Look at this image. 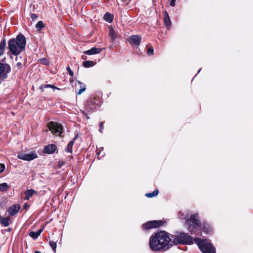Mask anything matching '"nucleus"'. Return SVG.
Instances as JSON below:
<instances>
[{
    "label": "nucleus",
    "mask_w": 253,
    "mask_h": 253,
    "mask_svg": "<svg viewBox=\"0 0 253 253\" xmlns=\"http://www.w3.org/2000/svg\"><path fill=\"white\" fill-rule=\"evenodd\" d=\"M149 246L154 251L168 250L172 246L169 235L165 231L158 232L149 239Z\"/></svg>",
    "instance_id": "nucleus-1"
},
{
    "label": "nucleus",
    "mask_w": 253,
    "mask_h": 253,
    "mask_svg": "<svg viewBox=\"0 0 253 253\" xmlns=\"http://www.w3.org/2000/svg\"><path fill=\"white\" fill-rule=\"evenodd\" d=\"M26 44L25 37L19 34L15 39L10 40L8 42L9 51L14 55H18L24 50Z\"/></svg>",
    "instance_id": "nucleus-2"
},
{
    "label": "nucleus",
    "mask_w": 253,
    "mask_h": 253,
    "mask_svg": "<svg viewBox=\"0 0 253 253\" xmlns=\"http://www.w3.org/2000/svg\"><path fill=\"white\" fill-rule=\"evenodd\" d=\"M178 216L180 219H185V223L188 226V230L191 234H196L200 228V221L198 219V214L192 215L190 218H187L184 214L180 211Z\"/></svg>",
    "instance_id": "nucleus-3"
},
{
    "label": "nucleus",
    "mask_w": 253,
    "mask_h": 253,
    "mask_svg": "<svg viewBox=\"0 0 253 253\" xmlns=\"http://www.w3.org/2000/svg\"><path fill=\"white\" fill-rule=\"evenodd\" d=\"M194 240L203 253H215V248L207 240L196 238Z\"/></svg>",
    "instance_id": "nucleus-4"
},
{
    "label": "nucleus",
    "mask_w": 253,
    "mask_h": 253,
    "mask_svg": "<svg viewBox=\"0 0 253 253\" xmlns=\"http://www.w3.org/2000/svg\"><path fill=\"white\" fill-rule=\"evenodd\" d=\"M49 130L52 134L60 136L63 131V127L61 125L53 122H50L47 125Z\"/></svg>",
    "instance_id": "nucleus-5"
},
{
    "label": "nucleus",
    "mask_w": 253,
    "mask_h": 253,
    "mask_svg": "<svg viewBox=\"0 0 253 253\" xmlns=\"http://www.w3.org/2000/svg\"><path fill=\"white\" fill-rule=\"evenodd\" d=\"M164 223V222L162 220H153L143 224L142 227L144 229L149 230L151 228L159 227Z\"/></svg>",
    "instance_id": "nucleus-6"
},
{
    "label": "nucleus",
    "mask_w": 253,
    "mask_h": 253,
    "mask_svg": "<svg viewBox=\"0 0 253 253\" xmlns=\"http://www.w3.org/2000/svg\"><path fill=\"white\" fill-rule=\"evenodd\" d=\"M17 157L19 159L30 161L38 157L37 154L35 152H32L29 154H26L24 152H20L18 153Z\"/></svg>",
    "instance_id": "nucleus-7"
},
{
    "label": "nucleus",
    "mask_w": 253,
    "mask_h": 253,
    "mask_svg": "<svg viewBox=\"0 0 253 253\" xmlns=\"http://www.w3.org/2000/svg\"><path fill=\"white\" fill-rule=\"evenodd\" d=\"M10 70L11 68L8 64L0 63V79H5Z\"/></svg>",
    "instance_id": "nucleus-8"
},
{
    "label": "nucleus",
    "mask_w": 253,
    "mask_h": 253,
    "mask_svg": "<svg viewBox=\"0 0 253 253\" xmlns=\"http://www.w3.org/2000/svg\"><path fill=\"white\" fill-rule=\"evenodd\" d=\"M178 240L180 243L191 245L193 243L192 237L186 233H181L178 236Z\"/></svg>",
    "instance_id": "nucleus-9"
},
{
    "label": "nucleus",
    "mask_w": 253,
    "mask_h": 253,
    "mask_svg": "<svg viewBox=\"0 0 253 253\" xmlns=\"http://www.w3.org/2000/svg\"><path fill=\"white\" fill-rule=\"evenodd\" d=\"M95 98H90L86 101L85 104L86 109L88 111H92L95 109L97 104Z\"/></svg>",
    "instance_id": "nucleus-10"
},
{
    "label": "nucleus",
    "mask_w": 253,
    "mask_h": 253,
    "mask_svg": "<svg viewBox=\"0 0 253 253\" xmlns=\"http://www.w3.org/2000/svg\"><path fill=\"white\" fill-rule=\"evenodd\" d=\"M141 37L139 35H133L129 38L128 42L131 44L138 45L140 44Z\"/></svg>",
    "instance_id": "nucleus-11"
},
{
    "label": "nucleus",
    "mask_w": 253,
    "mask_h": 253,
    "mask_svg": "<svg viewBox=\"0 0 253 253\" xmlns=\"http://www.w3.org/2000/svg\"><path fill=\"white\" fill-rule=\"evenodd\" d=\"M56 149V146L55 144H49L44 148L43 152L46 154H52L55 152Z\"/></svg>",
    "instance_id": "nucleus-12"
},
{
    "label": "nucleus",
    "mask_w": 253,
    "mask_h": 253,
    "mask_svg": "<svg viewBox=\"0 0 253 253\" xmlns=\"http://www.w3.org/2000/svg\"><path fill=\"white\" fill-rule=\"evenodd\" d=\"M20 209V206L18 205H13L10 207L8 209L9 214L13 216L18 213Z\"/></svg>",
    "instance_id": "nucleus-13"
},
{
    "label": "nucleus",
    "mask_w": 253,
    "mask_h": 253,
    "mask_svg": "<svg viewBox=\"0 0 253 253\" xmlns=\"http://www.w3.org/2000/svg\"><path fill=\"white\" fill-rule=\"evenodd\" d=\"M101 51V49L94 47L89 50L84 51V53L87 55H93L95 54H98Z\"/></svg>",
    "instance_id": "nucleus-14"
},
{
    "label": "nucleus",
    "mask_w": 253,
    "mask_h": 253,
    "mask_svg": "<svg viewBox=\"0 0 253 253\" xmlns=\"http://www.w3.org/2000/svg\"><path fill=\"white\" fill-rule=\"evenodd\" d=\"M36 192L33 189L27 190L25 192V199L28 200Z\"/></svg>",
    "instance_id": "nucleus-15"
},
{
    "label": "nucleus",
    "mask_w": 253,
    "mask_h": 253,
    "mask_svg": "<svg viewBox=\"0 0 253 253\" xmlns=\"http://www.w3.org/2000/svg\"><path fill=\"white\" fill-rule=\"evenodd\" d=\"M42 231V229H39L38 230V231H37L36 232H34V231H31L29 233V236L31 238H32L33 239H36L41 235Z\"/></svg>",
    "instance_id": "nucleus-16"
},
{
    "label": "nucleus",
    "mask_w": 253,
    "mask_h": 253,
    "mask_svg": "<svg viewBox=\"0 0 253 253\" xmlns=\"http://www.w3.org/2000/svg\"><path fill=\"white\" fill-rule=\"evenodd\" d=\"M164 23L167 27H169L170 26V20L167 11H165L164 13Z\"/></svg>",
    "instance_id": "nucleus-17"
},
{
    "label": "nucleus",
    "mask_w": 253,
    "mask_h": 253,
    "mask_svg": "<svg viewBox=\"0 0 253 253\" xmlns=\"http://www.w3.org/2000/svg\"><path fill=\"white\" fill-rule=\"evenodd\" d=\"M78 83L79 85H80V88L77 92V94L78 95H80L84 91H85V90L86 89V86L84 84L82 83L80 81H78Z\"/></svg>",
    "instance_id": "nucleus-18"
},
{
    "label": "nucleus",
    "mask_w": 253,
    "mask_h": 253,
    "mask_svg": "<svg viewBox=\"0 0 253 253\" xmlns=\"http://www.w3.org/2000/svg\"><path fill=\"white\" fill-rule=\"evenodd\" d=\"M5 45L6 42L5 40L4 39L0 42V56H1L3 54Z\"/></svg>",
    "instance_id": "nucleus-19"
},
{
    "label": "nucleus",
    "mask_w": 253,
    "mask_h": 253,
    "mask_svg": "<svg viewBox=\"0 0 253 253\" xmlns=\"http://www.w3.org/2000/svg\"><path fill=\"white\" fill-rule=\"evenodd\" d=\"M109 35L112 41L115 40L117 38V34L112 27L109 28Z\"/></svg>",
    "instance_id": "nucleus-20"
},
{
    "label": "nucleus",
    "mask_w": 253,
    "mask_h": 253,
    "mask_svg": "<svg viewBox=\"0 0 253 253\" xmlns=\"http://www.w3.org/2000/svg\"><path fill=\"white\" fill-rule=\"evenodd\" d=\"M104 19L105 21L111 23L112 22L113 19V16L112 14L109 13H106L104 15Z\"/></svg>",
    "instance_id": "nucleus-21"
},
{
    "label": "nucleus",
    "mask_w": 253,
    "mask_h": 253,
    "mask_svg": "<svg viewBox=\"0 0 253 253\" xmlns=\"http://www.w3.org/2000/svg\"><path fill=\"white\" fill-rule=\"evenodd\" d=\"M10 219L9 217H6L5 218H1L0 223L2 224L4 227H7L9 225V220Z\"/></svg>",
    "instance_id": "nucleus-22"
},
{
    "label": "nucleus",
    "mask_w": 253,
    "mask_h": 253,
    "mask_svg": "<svg viewBox=\"0 0 253 253\" xmlns=\"http://www.w3.org/2000/svg\"><path fill=\"white\" fill-rule=\"evenodd\" d=\"M203 230L205 233L209 234L211 232V228L210 225L208 224H204L203 226Z\"/></svg>",
    "instance_id": "nucleus-23"
},
{
    "label": "nucleus",
    "mask_w": 253,
    "mask_h": 253,
    "mask_svg": "<svg viewBox=\"0 0 253 253\" xmlns=\"http://www.w3.org/2000/svg\"><path fill=\"white\" fill-rule=\"evenodd\" d=\"M94 65V62L92 61H85L83 62L84 66L86 68L92 67Z\"/></svg>",
    "instance_id": "nucleus-24"
},
{
    "label": "nucleus",
    "mask_w": 253,
    "mask_h": 253,
    "mask_svg": "<svg viewBox=\"0 0 253 253\" xmlns=\"http://www.w3.org/2000/svg\"><path fill=\"white\" fill-rule=\"evenodd\" d=\"M73 144H74V140L70 141L68 143V145L67 146L66 149L67 152L71 153L72 152V147H73Z\"/></svg>",
    "instance_id": "nucleus-25"
},
{
    "label": "nucleus",
    "mask_w": 253,
    "mask_h": 253,
    "mask_svg": "<svg viewBox=\"0 0 253 253\" xmlns=\"http://www.w3.org/2000/svg\"><path fill=\"white\" fill-rule=\"evenodd\" d=\"M158 192H159L158 190L156 189L155 191H154L152 193H148L146 194V196L148 198H152V197L157 196L158 194Z\"/></svg>",
    "instance_id": "nucleus-26"
},
{
    "label": "nucleus",
    "mask_w": 253,
    "mask_h": 253,
    "mask_svg": "<svg viewBox=\"0 0 253 253\" xmlns=\"http://www.w3.org/2000/svg\"><path fill=\"white\" fill-rule=\"evenodd\" d=\"M9 187L6 183H2L0 184V190L1 191H5L8 189Z\"/></svg>",
    "instance_id": "nucleus-27"
},
{
    "label": "nucleus",
    "mask_w": 253,
    "mask_h": 253,
    "mask_svg": "<svg viewBox=\"0 0 253 253\" xmlns=\"http://www.w3.org/2000/svg\"><path fill=\"white\" fill-rule=\"evenodd\" d=\"M47 87H50L54 89H59L58 88L56 87V86H55L52 84H42L40 86V88L42 89V88H47Z\"/></svg>",
    "instance_id": "nucleus-28"
},
{
    "label": "nucleus",
    "mask_w": 253,
    "mask_h": 253,
    "mask_svg": "<svg viewBox=\"0 0 253 253\" xmlns=\"http://www.w3.org/2000/svg\"><path fill=\"white\" fill-rule=\"evenodd\" d=\"M36 27L39 30H41L44 27V24L42 21H39L36 24Z\"/></svg>",
    "instance_id": "nucleus-29"
},
{
    "label": "nucleus",
    "mask_w": 253,
    "mask_h": 253,
    "mask_svg": "<svg viewBox=\"0 0 253 253\" xmlns=\"http://www.w3.org/2000/svg\"><path fill=\"white\" fill-rule=\"evenodd\" d=\"M50 247L53 249V250L55 252L56 249V243L53 241H50L49 243Z\"/></svg>",
    "instance_id": "nucleus-30"
},
{
    "label": "nucleus",
    "mask_w": 253,
    "mask_h": 253,
    "mask_svg": "<svg viewBox=\"0 0 253 253\" xmlns=\"http://www.w3.org/2000/svg\"><path fill=\"white\" fill-rule=\"evenodd\" d=\"M147 53L149 55H153L154 53V49L151 46L149 47L147 49Z\"/></svg>",
    "instance_id": "nucleus-31"
},
{
    "label": "nucleus",
    "mask_w": 253,
    "mask_h": 253,
    "mask_svg": "<svg viewBox=\"0 0 253 253\" xmlns=\"http://www.w3.org/2000/svg\"><path fill=\"white\" fill-rule=\"evenodd\" d=\"M67 70L68 71V73H69V74L70 75V76H71L72 77H73L74 76V73L71 70V69L69 66H68L67 67Z\"/></svg>",
    "instance_id": "nucleus-32"
},
{
    "label": "nucleus",
    "mask_w": 253,
    "mask_h": 253,
    "mask_svg": "<svg viewBox=\"0 0 253 253\" xmlns=\"http://www.w3.org/2000/svg\"><path fill=\"white\" fill-rule=\"evenodd\" d=\"M5 169V166L3 164L0 163V173L2 172Z\"/></svg>",
    "instance_id": "nucleus-33"
},
{
    "label": "nucleus",
    "mask_w": 253,
    "mask_h": 253,
    "mask_svg": "<svg viewBox=\"0 0 253 253\" xmlns=\"http://www.w3.org/2000/svg\"><path fill=\"white\" fill-rule=\"evenodd\" d=\"M31 18L33 20H35L38 18V16L36 14L32 13L31 14Z\"/></svg>",
    "instance_id": "nucleus-34"
},
{
    "label": "nucleus",
    "mask_w": 253,
    "mask_h": 253,
    "mask_svg": "<svg viewBox=\"0 0 253 253\" xmlns=\"http://www.w3.org/2000/svg\"><path fill=\"white\" fill-rule=\"evenodd\" d=\"M16 66L18 69H20L22 68V63L21 62H18L16 64Z\"/></svg>",
    "instance_id": "nucleus-35"
},
{
    "label": "nucleus",
    "mask_w": 253,
    "mask_h": 253,
    "mask_svg": "<svg viewBox=\"0 0 253 253\" xmlns=\"http://www.w3.org/2000/svg\"><path fill=\"white\" fill-rule=\"evenodd\" d=\"M103 122H101V123H100V125H99V126H100L99 131H100V132H102V129H103Z\"/></svg>",
    "instance_id": "nucleus-36"
},
{
    "label": "nucleus",
    "mask_w": 253,
    "mask_h": 253,
    "mask_svg": "<svg viewBox=\"0 0 253 253\" xmlns=\"http://www.w3.org/2000/svg\"><path fill=\"white\" fill-rule=\"evenodd\" d=\"M176 0H170V5L171 6H174L175 5V2Z\"/></svg>",
    "instance_id": "nucleus-37"
},
{
    "label": "nucleus",
    "mask_w": 253,
    "mask_h": 253,
    "mask_svg": "<svg viewBox=\"0 0 253 253\" xmlns=\"http://www.w3.org/2000/svg\"><path fill=\"white\" fill-rule=\"evenodd\" d=\"M24 209H27L29 208V205L27 204H25L23 207Z\"/></svg>",
    "instance_id": "nucleus-38"
},
{
    "label": "nucleus",
    "mask_w": 253,
    "mask_h": 253,
    "mask_svg": "<svg viewBox=\"0 0 253 253\" xmlns=\"http://www.w3.org/2000/svg\"><path fill=\"white\" fill-rule=\"evenodd\" d=\"M58 164L59 166L61 167L64 164V163L62 162H59Z\"/></svg>",
    "instance_id": "nucleus-39"
},
{
    "label": "nucleus",
    "mask_w": 253,
    "mask_h": 253,
    "mask_svg": "<svg viewBox=\"0 0 253 253\" xmlns=\"http://www.w3.org/2000/svg\"><path fill=\"white\" fill-rule=\"evenodd\" d=\"M77 137H78V136H77V135H76V136H75L74 138V139H73V140H74V141H75V140L77 138Z\"/></svg>",
    "instance_id": "nucleus-40"
},
{
    "label": "nucleus",
    "mask_w": 253,
    "mask_h": 253,
    "mask_svg": "<svg viewBox=\"0 0 253 253\" xmlns=\"http://www.w3.org/2000/svg\"><path fill=\"white\" fill-rule=\"evenodd\" d=\"M35 253H41L39 251H35Z\"/></svg>",
    "instance_id": "nucleus-41"
},
{
    "label": "nucleus",
    "mask_w": 253,
    "mask_h": 253,
    "mask_svg": "<svg viewBox=\"0 0 253 253\" xmlns=\"http://www.w3.org/2000/svg\"><path fill=\"white\" fill-rule=\"evenodd\" d=\"M70 82H73V79H70Z\"/></svg>",
    "instance_id": "nucleus-42"
}]
</instances>
